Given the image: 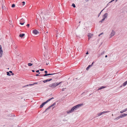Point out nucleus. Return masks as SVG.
Instances as JSON below:
<instances>
[{
  "mask_svg": "<svg viewBox=\"0 0 127 127\" xmlns=\"http://www.w3.org/2000/svg\"><path fill=\"white\" fill-rule=\"evenodd\" d=\"M127 116V114H126L125 113H123L121 114L120 116L121 118H122L123 117H124Z\"/></svg>",
  "mask_w": 127,
  "mask_h": 127,
  "instance_id": "obj_10",
  "label": "nucleus"
},
{
  "mask_svg": "<svg viewBox=\"0 0 127 127\" xmlns=\"http://www.w3.org/2000/svg\"><path fill=\"white\" fill-rule=\"evenodd\" d=\"M9 22H11V21H9Z\"/></svg>",
  "mask_w": 127,
  "mask_h": 127,
  "instance_id": "obj_64",
  "label": "nucleus"
},
{
  "mask_svg": "<svg viewBox=\"0 0 127 127\" xmlns=\"http://www.w3.org/2000/svg\"><path fill=\"white\" fill-rule=\"evenodd\" d=\"M38 83L37 82H35L33 83V84H37Z\"/></svg>",
  "mask_w": 127,
  "mask_h": 127,
  "instance_id": "obj_47",
  "label": "nucleus"
},
{
  "mask_svg": "<svg viewBox=\"0 0 127 127\" xmlns=\"http://www.w3.org/2000/svg\"><path fill=\"white\" fill-rule=\"evenodd\" d=\"M62 82H57V83H53L52 84H50L49 85V86L51 87L52 88H54L56 87V86L59 85V84H61Z\"/></svg>",
  "mask_w": 127,
  "mask_h": 127,
  "instance_id": "obj_4",
  "label": "nucleus"
},
{
  "mask_svg": "<svg viewBox=\"0 0 127 127\" xmlns=\"http://www.w3.org/2000/svg\"><path fill=\"white\" fill-rule=\"evenodd\" d=\"M104 9H103L100 12V13H99L98 14V17H99V16H100V14H101V12H102V11Z\"/></svg>",
  "mask_w": 127,
  "mask_h": 127,
  "instance_id": "obj_22",
  "label": "nucleus"
},
{
  "mask_svg": "<svg viewBox=\"0 0 127 127\" xmlns=\"http://www.w3.org/2000/svg\"><path fill=\"white\" fill-rule=\"evenodd\" d=\"M32 65V64H31V63H29L28 64V65L29 66H31Z\"/></svg>",
  "mask_w": 127,
  "mask_h": 127,
  "instance_id": "obj_29",
  "label": "nucleus"
},
{
  "mask_svg": "<svg viewBox=\"0 0 127 127\" xmlns=\"http://www.w3.org/2000/svg\"><path fill=\"white\" fill-rule=\"evenodd\" d=\"M25 23V20L23 19H21L20 20V24L21 25H23Z\"/></svg>",
  "mask_w": 127,
  "mask_h": 127,
  "instance_id": "obj_5",
  "label": "nucleus"
},
{
  "mask_svg": "<svg viewBox=\"0 0 127 127\" xmlns=\"http://www.w3.org/2000/svg\"><path fill=\"white\" fill-rule=\"evenodd\" d=\"M47 110H46V109L45 110V111H44V112H43V113H45V112H46Z\"/></svg>",
  "mask_w": 127,
  "mask_h": 127,
  "instance_id": "obj_53",
  "label": "nucleus"
},
{
  "mask_svg": "<svg viewBox=\"0 0 127 127\" xmlns=\"http://www.w3.org/2000/svg\"><path fill=\"white\" fill-rule=\"evenodd\" d=\"M83 105V104H77L73 107L70 110H69L68 111H67L66 113L67 114H69L75 110H76L79 107H81L82 105Z\"/></svg>",
  "mask_w": 127,
  "mask_h": 127,
  "instance_id": "obj_2",
  "label": "nucleus"
},
{
  "mask_svg": "<svg viewBox=\"0 0 127 127\" xmlns=\"http://www.w3.org/2000/svg\"><path fill=\"white\" fill-rule=\"evenodd\" d=\"M115 0H112L110 2H109L108 3H111Z\"/></svg>",
  "mask_w": 127,
  "mask_h": 127,
  "instance_id": "obj_43",
  "label": "nucleus"
},
{
  "mask_svg": "<svg viewBox=\"0 0 127 127\" xmlns=\"http://www.w3.org/2000/svg\"><path fill=\"white\" fill-rule=\"evenodd\" d=\"M49 9H50V11H51L52 10H53V7H50L49 8Z\"/></svg>",
  "mask_w": 127,
  "mask_h": 127,
  "instance_id": "obj_39",
  "label": "nucleus"
},
{
  "mask_svg": "<svg viewBox=\"0 0 127 127\" xmlns=\"http://www.w3.org/2000/svg\"><path fill=\"white\" fill-rule=\"evenodd\" d=\"M6 73H7V75L9 76H11V74L10 73H9V72H7Z\"/></svg>",
  "mask_w": 127,
  "mask_h": 127,
  "instance_id": "obj_25",
  "label": "nucleus"
},
{
  "mask_svg": "<svg viewBox=\"0 0 127 127\" xmlns=\"http://www.w3.org/2000/svg\"><path fill=\"white\" fill-rule=\"evenodd\" d=\"M29 85H26V86H29Z\"/></svg>",
  "mask_w": 127,
  "mask_h": 127,
  "instance_id": "obj_61",
  "label": "nucleus"
},
{
  "mask_svg": "<svg viewBox=\"0 0 127 127\" xmlns=\"http://www.w3.org/2000/svg\"><path fill=\"white\" fill-rule=\"evenodd\" d=\"M117 0H115L116 1L115 2H116Z\"/></svg>",
  "mask_w": 127,
  "mask_h": 127,
  "instance_id": "obj_63",
  "label": "nucleus"
},
{
  "mask_svg": "<svg viewBox=\"0 0 127 127\" xmlns=\"http://www.w3.org/2000/svg\"><path fill=\"white\" fill-rule=\"evenodd\" d=\"M2 9H4V7L3 6V5H2Z\"/></svg>",
  "mask_w": 127,
  "mask_h": 127,
  "instance_id": "obj_55",
  "label": "nucleus"
},
{
  "mask_svg": "<svg viewBox=\"0 0 127 127\" xmlns=\"http://www.w3.org/2000/svg\"><path fill=\"white\" fill-rule=\"evenodd\" d=\"M15 4H12V6H11V7H15Z\"/></svg>",
  "mask_w": 127,
  "mask_h": 127,
  "instance_id": "obj_31",
  "label": "nucleus"
},
{
  "mask_svg": "<svg viewBox=\"0 0 127 127\" xmlns=\"http://www.w3.org/2000/svg\"><path fill=\"white\" fill-rule=\"evenodd\" d=\"M56 74V73H49V74H44V76H47L50 75H54Z\"/></svg>",
  "mask_w": 127,
  "mask_h": 127,
  "instance_id": "obj_14",
  "label": "nucleus"
},
{
  "mask_svg": "<svg viewBox=\"0 0 127 127\" xmlns=\"http://www.w3.org/2000/svg\"><path fill=\"white\" fill-rule=\"evenodd\" d=\"M29 26L30 24H28L26 25V26H27L28 27H29Z\"/></svg>",
  "mask_w": 127,
  "mask_h": 127,
  "instance_id": "obj_46",
  "label": "nucleus"
},
{
  "mask_svg": "<svg viewBox=\"0 0 127 127\" xmlns=\"http://www.w3.org/2000/svg\"><path fill=\"white\" fill-rule=\"evenodd\" d=\"M103 34V32L101 33H100L99 34L98 36H100V35H101L102 34Z\"/></svg>",
  "mask_w": 127,
  "mask_h": 127,
  "instance_id": "obj_38",
  "label": "nucleus"
},
{
  "mask_svg": "<svg viewBox=\"0 0 127 127\" xmlns=\"http://www.w3.org/2000/svg\"><path fill=\"white\" fill-rule=\"evenodd\" d=\"M46 102H43L42 103V104L40 105V106L39 107V108H41L43 107V106L46 104Z\"/></svg>",
  "mask_w": 127,
  "mask_h": 127,
  "instance_id": "obj_9",
  "label": "nucleus"
},
{
  "mask_svg": "<svg viewBox=\"0 0 127 127\" xmlns=\"http://www.w3.org/2000/svg\"><path fill=\"white\" fill-rule=\"evenodd\" d=\"M25 35V34L24 33H22V34H20L19 35V36L20 37H23Z\"/></svg>",
  "mask_w": 127,
  "mask_h": 127,
  "instance_id": "obj_18",
  "label": "nucleus"
},
{
  "mask_svg": "<svg viewBox=\"0 0 127 127\" xmlns=\"http://www.w3.org/2000/svg\"><path fill=\"white\" fill-rule=\"evenodd\" d=\"M72 6L74 8H75L76 7V6L75 4L73 3L72 4Z\"/></svg>",
  "mask_w": 127,
  "mask_h": 127,
  "instance_id": "obj_28",
  "label": "nucleus"
},
{
  "mask_svg": "<svg viewBox=\"0 0 127 127\" xmlns=\"http://www.w3.org/2000/svg\"><path fill=\"white\" fill-rule=\"evenodd\" d=\"M104 52H105V51H103L101 53L100 55H103V54H104Z\"/></svg>",
  "mask_w": 127,
  "mask_h": 127,
  "instance_id": "obj_33",
  "label": "nucleus"
},
{
  "mask_svg": "<svg viewBox=\"0 0 127 127\" xmlns=\"http://www.w3.org/2000/svg\"><path fill=\"white\" fill-rule=\"evenodd\" d=\"M92 66V65H89L86 68V69L87 70H88Z\"/></svg>",
  "mask_w": 127,
  "mask_h": 127,
  "instance_id": "obj_19",
  "label": "nucleus"
},
{
  "mask_svg": "<svg viewBox=\"0 0 127 127\" xmlns=\"http://www.w3.org/2000/svg\"><path fill=\"white\" fill-rule=\"evenodd\" d=\"M41 76H44V74H41Z\"/></svg>",
  "mask_w": 127,
  "mask_h": 127,
  "instance_id": "obj_51",
  "label": "nucleus"
},
{
  "mask_svg": "<svg viewBox=\"0 0 127 127\" xmlns=\"http://www.w3.org/2000/svg\"><path fill=\"white\" fill-rule=\"evenodd\" d=\"M123 85H121L120 86V88H121L122 87Z\"/></svg>",
  "mask_w": 127,
  "mask_h": 127,
  "instance_id": "obj_60",
  "label": "nucleus"
},
{
  "mask_svg": "<svg viewBox=\"0 0 127 127\" xmlns=\"http://www.w3.org/2000/svg\"><path fill=\"white\" fill-rule=\"evenodd\" d=\"M32 71L33 72H35V71L34 70H32Z\"/></svg>",
  "mask_w": 127,
  "mask_h": 127,
  "instance_id": "obj_56",
  "label": "nucleus"
},
{
  "mask_svg": "<svg viewBox=\"0 0 127 127\" xmlns=\"http://www.w3.org/2000/svg\"><path fill=\"white\" fill-rule=\"evenodd\" d=\"M56 104V103L55 102L53 104L51 105L50 106L51 107H53V106H54V105H55Z\"/></svg>",
  "mask_w": 127,
  "mask_h": 127,
  "instance_id": "obj_26",
  "label": "nucleus"
},
{
  "mask_svg": "<svg viewBox=\"0 0 127 127\" xmlns=\"http://www.w3.org/2000/svg\"><path fill=\"white\" fill-rule=\"evenodd\" d=\"M41 82V81H40V82H38V84H40V82Z\"/></svg>",
  "mask_w": 127,
  "mask_h": 127,
  "instance_id": "obj_59",
  "label": "nucleus"
},
{
  "mask_svg": "<svg viewBox=\"0 0 127 127\" xmlns=\"http://www.w3.org/2000/svg\"><path fill=\"white\" fill-rule=\"evenodd\" d=\"M34 85V84H33V83L32 84H29V85H30V86H32V85Z\"/></svg>",
  "mask_w": 127,
  "mask_h": 127,
  "instance_id": "obj_48",
  "label": "nucleus"
},
{
  "mask_svg": "<svg viewBox=\"0 0 127 127\" xmlns=\"http://www.w3.org/2000/svg\"><path fill=\"white\" fill-rule=\"evenodd\" d=\"M66 89V88H63L62 89V90L63 91H64L65 90V89Z\"/></svg>",
  "mask_w": 127,
  "mask_h": 127,
  "instance_id": "obj_40",
  "label": "nucleus"
},
{
  "mask_svg": "<svg viewBox=\"0 0 127 127\" xmlns=\"http://www.w3.org/2000/svg\"><path fill=\"white\" fill-rule=\"evenodd\" d=\"M127 111V108L124 110H122L120 111V113H122L126 111Z\"/></svg>",
  "mask_w": 127,
  "mask_h": 127,
  "instance_id": "obj_13",
  "label": "nucleus"
},
{
  "mask_svg": "<svg viewBox=\"0 0 127 127\" xmlns=\"http://www.w3.org/2000/svg\"><path fill=\"white\" fill-rule=\"evenodd\" d=\"M9 73H12L11 75H14V74L12 73V72L11 71H10L9 72Z\"/></svg>",
  "mask_w": 127,
  "mask_h": 127,
  "instance_id": "obj_30",
  "label": "nucleus"
},
{
  "mask_svg": "<svg viewBox=\"0 0 127 127\" xmlns=\"http://www.w3.org/2000/svg\"><path fill=\"white\" fill-rule=\"evenodd\" d=\"M105 58H107V55H105Z\"/></svg>",
  "mask_w": 127,
  "mask_h": 127,
  "instance_id": "obj_58",
  "label": "nucleus"
},
{
  "mask_svg": "<svg viewBox=\"0 0 127 127\" xmlns=\"http://www.w3.org/2000/svg\"><path fill=\"white\" fill-rule=\"evenodd\" d=\"M44 72L45 73V74H47V70H45L44 71Z\"/></svg>",
  "mask_w": 127,
  "mask_h": 127,
  "instance_id": "obj_45",
  "label": "nucleus"
},
{
  "mask_svg": "<svg viewBox=\"0 0 127 127\" xmlns=\"http://www.w3.org/2000/svg\"><path fill=\"white\" fill-rule=\"evenodd\" d=\"M8 116L10 117H12V115L11 114H10L9 115H8Z\"/></svg>",
  "mask_w": 127,
  "mask_h": 127,
  "instance_id": "obj_37",
  "label": "nucleus"
},
{
  "mask_svg": "<svg viewBox=\"0 0 127 127\" xmlns=\"http://www.w3.org/2000/svg\"><path fill=\"white\" fill-rule=\"evenodd\" d=\"M48 80H49V81H50L51 80H52V79H48Z\"/></svg>",
  "mask_w": 127,
  "mask_h": 127,
  "instance_id": "obj_49",
  "label": "nucleus"
},
{
  "mask_svg": "<svg viewBox=\"0 0 127 127\" xmlns=\"http://www.w3.org/2000/svg\"><path fill=\"white\" fill-rule=\"evenodd\" d=\"M127 84V83L126 82H125L123 84V86H125Z\"/></svg>",
  "mask_w": 127,
  "mask_h": 127,
  "instance_id": "obj_21",
  "label": "nucleus"
},
{
  "mask_svg": "<svg viewBox=\"0 0 127 127\" xmlns=\"http://www.w3.org/2000/svg\"><path fill=\"white\" fill-rule=\"evenodd\" d=\"M115 32L114 30H112V31L110 35V38L111 37L113 36L115 34Z\"/></svg>",
  "mask_w": 127,
  "mask_h": 127,
  "instance_id": "obj_6",
  "label": "nucleus"
},
{
  "mask_svg": "<svg viewBox=\"0 0 127 127\" xmlns=\"http://www.w3.org/2000/svg\"><path fill=\"white\" fill-rule=\"evenodd\" d=\"M86 54H87V55L89 53H88V51H87V52L86 53Z\"/></svg>",
  "mask_w": 127,
  "mask_h": 127,
  "instance_id": "obj_52",
  "label": "nucleus"
},
{
  "mask_svg": "<svg viewBox=\"0 0 127 127\" xmlns=\"http://www.w3.org/2000/svg\"><path fill=\"white\" fill-rule=\"evenodd\" d=\"M48 64L47 63H46V65H48Z\"/></svg>",
  "mask_w": 127,
  "mask_h": 127,
  "instance_id": "obj_62",
  "label": "nucleus"
},
{
  "mask_svg": "<svg viewBox=\"0 0 127 127\" xmlns=\"http://www.w3.org/2000/svg\"><path fill=\"white\" fill-rule=\"evenodd\" d=\"M105 19L104 18H103L99 22H100L101 23L103 22V21Z\"/></svg>",
  "mask_w": 127,
  "mask_h": 127,
  "instance_id": "obj_23",
  "label": "nucleus"
},
{
  "mask_svg": "<svg viewBox=\"0 0 127 127\" xmlns=\"http://www.w3.org/2000/svg\"><path fill=\"white\" fill-rule=\"evenodd\" d=\"M22 5H23V6L25 4V1L22 2Z\"/></svg>",
  "mask_w": 127,
  "mask_h": 127,
  "instance_id": "obj_34",
  "label": "nucleus"
},
{
  "mask_svg": "<svg viewBox=\"0 0 127 127\" xmlns=\"http://www.w3.org/2000/svg\"><path fill=\"white\" fill-rule=\"evenodd\" d=\"M94 62H93L92 63V64L91 65H92H92L94 63Z\"/></svg>",
  "mask_w": 127,
  "mask_h": 127,
  "instance_id": "obj_50",
  "label": "nucleus"
},
{
  "mask_svg": "<svg viewBox=\"0 0 127 127\" xmlns=\"http://www.w3.org/2000/svg\"><path fill=\"white\" fill-rule=\"evenodd\" d=\"M51 98V100L52 99H54V97H52L51 98Z\"/></svg>",
  "mask_w": 127,
  "mask_h": 127,
  "instance_id": "obj_54",
  "label": "nucleus"
},
{
  "mask_svg": "<svg viewBox=\"0 0 127 127\" xmlns=\"http://www.w3.org/2000/svg\"><path fill=\"white\" fill-rule=\"evenodd\" d=\"M83 105V104H77L73 107L70 110H69L68 111H67L66 113L67 114H69L75 110H76L79 107H81L82 105Z\"/></svg>",
  "mask_w": 127,
  "mask_h": 127,
  "instance_id": "obj_3",
  "label": "nucleus"
},
{
  "mask_svg": "<svg viewBox=\"0 0 127 127\" xmlns=\"http://www.w3.org/2000/svg\"><path fill=\"white\" fill-rule=\"evenodd\" d=\"M36 76H39L41 77V75H39L38 74H37L36 75Z\"/></svg>",
  "mask_w": 127,
  "mask_h": 127,
  "instance_id": "obj_35",
  "label": "nucleus"
},
{
  "mask_svg": "<svg viewBox=\"0 0 127 127\" xmlns=\"http://www.w3.org/2000/svg\"><path fill=\"white\" fill-rule=\"evenodd\" d=\"M39 70H37L36 71V72L38 73L39 74H40V72H39Z\"/></svg>",
  "mask_w": 127,
  "mask_h": 127,
  "instance_id": "obj_32",
  "label": "nucleus"
},
{
  "mask_svg": "<svg viewBox=\"0 0 127 127\" xmlns=\"http://www.w3.org/2000/svg\"><path fill=\"white\" fill-rule=\"evenodd\" d=\"M108 112V111H103L102 112H100L97 114V115L98 116H100L102 114H104L105 113H106Z\"/></svg>",
  "mask_w": 127,
  "mask_h": 127,
  "instance_id": "obj_8",
  "label": "nucleus"
},
{
  "mask_svg": "<svg viewBox=\"0 0 127 127\" xmlns=\"http://www.w3.org/2000/svg\"><path fill=\"white\" fill-rule=\"evenodd\" d=\"M93 34H92L91 33L89 34L88 35V37H89V40L90 38H91L92 36H93Z\"/></svg>",
  "mask_w": 127,
  "mask_h": 127,
  "instance_id": "obj_12",
  "label": "nucleus"
},
{
  "mask_svg": "<svg viewBox=\"0 0 127 127\" xmlns=\"http://www.w3.org/2000/svg\"><path fill=\"white\" fill-rule=\"evenodd\" d=\"M120 118H121V117H120V116H119L118 117H116V118L115 120H118Z\"/></svg>",
  "mask_w": 127,
  "mask_h": 127,
  "instance_id": "obj_24",
  "label": "nucleus"
},
{
  "mask_svg": "<svg viewBox=\"0 0 127 127\" xmlns=\"http://www.w3.org/2000/svg\"><path fill=\"white\" fill-rule=\"evenodd\" d=\"M108 15V13H105L104 14L103 16L104 18L105 19L106 18H107Z\"/></svg>",
  "mask_w": 127,
  "mask_h": 127,
  "instance_id": "obj_15",
  "label": "nucleus"
},
{
  "mask_svg": "<svg viewBox=\"0 0 127 127\" xmlns=\"http://www.w3.org/2000/svg\"><path fill=\"white\" fill-rule=\"evenodd\" d=\"M49 80L48 79H47L46 80L43 81V82H44V83H46L48 82H49Z\"/></svg>",
  "mask_w": 127,
  "mask_h": 127,
  "instance_id": "obj_20",
  "label": "nucleus"
},
{
  "mask_svg": "<svg viewBox=\"0 0 127 127\" xmlns=\"http://www.w3.org/2000/svg\"><path fill=\"white\" fill-rule=\"evenodd\" d=\"M51 107L50 106L46 109V110H47L49 109Z\"/></svg>",
  "mask_w": 127,
  "mask_h": 127,
  "instance_id": "obj_36",
  "label": "nucleus"
},
{
  "mask_svg": "<svg viewBox=\"0 0 127 127\" xmlns=\"http://www.w3.org/2000/svg\"><path fill=\"white\" fill-rule=\"evenodd\" d=\"M41 16H43V18L45 20H47V19L50 17V12L49 10H41Z\"/></svg>",
  "mask_w": 127,
  "mask_h": 127,
  "instance_id": "obj_1",
  "label": "nucleus"
},
{
  "mask_svg": "<svg viewBox=\"0 0 127 127\" xmlns=\"http://www.w3.org/2000/svg\"><path fill=\"white\" fill-rule=\"evenodd\" d=\"M51 98H50L49 99H48L46 101V103H47V102H49V101H50L51 100Z\"/></svg>",
  "mask_w": 127,
  "mask_h": 127,
  "instance_id": "obj_27",
  "label": "nucleus"
},
{
  "mask_svg": "<svg viewBox=\"0 0 127 127\" xmlns=\"http://www.w3.org/2000/svg\"><path fill=\"white\" fill-rule=\"evenodd\" d=\"M12 117H15V115H12Z\"/></svg>",
  "mask_w": 127,
  "mask_h": 127,
  "instance_id": "obj_57",
  "label": "nucleus"
},
{
  "mask_svg": "<svg viewBox=\"0 0 127 127\" xmlns=\"http://www.w3.org/2000/svg\"><path fill=\"white\" fill-rule=\"evenodd\" d=\"M32 32L33 33L35 34H37L38 33H39L37 30H33Z\"/></svg>",
  "mask_w": 127,
  "mask_h": 127,
  "instance_id": "obj_11",
  "label": "nucleus"
},
{
  "mask_svg": "<svg viewBox=\"0 0 127 127\" xmlns=\"http://www.w3.org/2000/svg\"><path fill=\"white\" fill-rule=\"evenodd\" d=\"M48 6L49 7H51V4H49V5H48Z\"/></svg>",
  "mask_w": 127,
  "mask_h": 127,
  "instance_id": "obj_41",
  "label": "nucleus"
},
{
  "mask_svg": "<svg viewBox=\"0 0 127 127\" xmlns=\"http://www.w3.org/2000/svg\"><path fill=\"white\" fill-rule=\"evenodd\" d=\"M11 47H12L13 48L16 49L17 48V46L15 44H13L11 45Z\"/></svg>",
  "mask_w": 127,
  "mask_h": 127,
  "instance_id": "obj_16",
  "label": "nucleus"
},
{
  "mask_svg": "<svg viewBox=\"0 0 127 127\" xmlns=\"http://www.w3.org/2000/svg\"><path fill=\"white\" fill-rule=\"evenodd\" d=\"M106 87V86H102L100 87L98 89V90H101L103 89V88H105Z\"/></svg>",
  "mask_w": 127,
  "mask_h": 127,
  "instance_id": "obj_17",
  "label": "nucleus"
},
{
  "mask_svg": "<svg viewBox=\"0 0 127 127\" xmlns=\"http://www.w3.org/2000/svg\"><path fill=\"white\" fill-rule=\"evenodd\" d=\"M44 48L45 49H46L47 48V46H44Z\"/></svg>",
  "mask_w": 127,
  "mask_h": 127,
  "instance_id": "obj_42",
  "label": "nucleus"
},
{
  "mask_svg": "<svg viewBox=\"0 0 127 127\" xmlns=\"http://www.w3.org/2000/svg\"><path fill=\"white\" fill-rule=\"evenodd\" d=\"M3 53V51L2 50L1 45H0V57H2V55Z\"/></svg>",
  "mask_w": 127,
  "mask_h": 127,
  "instance_id": "obj_7",
  "label": "nucleus"
},
{
  "mask_svg": "<svg viewBox=\"0 0 127 127\" xmlns=\"http://www.w3.org/2000/svg\"><path fill=\"white\" fill-rule=\"evenodd\" d=\"M41 71H43L44 70V69H39Z\"/></svg>",
  "mask_w": 127,
  "mask_h": 127,
  "instance_id": "obj_44",
  "label": "nucleus"
}]
</instances>
